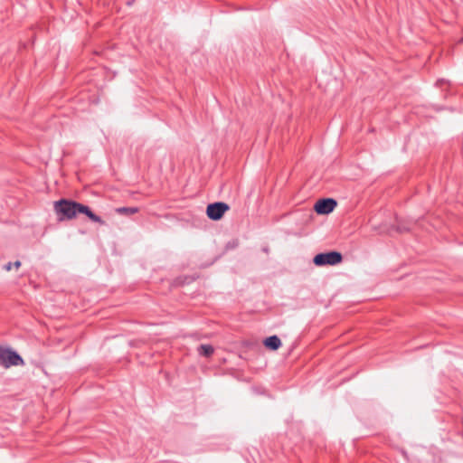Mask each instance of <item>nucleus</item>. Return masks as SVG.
<instances>
[{"instance_id": "nucleus-2", "label": "nucleus", "mask_w": 463, "mask_h": 463, "mask_svg": "<svg viewBox=\"0 0 463 463\" xmlns=\"http://www.w3.org/2000/svg\"><path fill=\"white\" fill-rule=\"evenodd\" d=\"M0 365L8 369L12 366H23L24 361L13 348L0 345Z\"/></svg>"}, {"instance_id": "nucleus-5", "label": "nucleus", "mask_w": 463, "mask_h": 463, "mask_svg": "<svg viewBox=\"0 0 463 463\" xmlns=\"http://www.w3.org/2000/svg\"><path fill=\"white\" fill-rule=\"evenodd\" d=\"M336 205V201L332 198L320 199L316 203L314 209L318 214H328L335 210Z\"/></svg>"}, {"instance_id": "nucleus-4", "label": "nucleus", "mask_w": 463, "mask_h": 463, "mask_svg": "<svg viewBox=\"0 0 463 463\" xmlns=\"http://www.w3.org/2000/svg\"><path fill=\"white\" fill-rule=\"evenodd\" d=\"M229 209V205L225 203H214L207 206L206 214L209 219L217 221L220 220Z\"/></svg>"}, {"instance_id": "nucleus-6", "label": "nucleus", "mask_w": 463, "mask_h": 463, "mask_svg": "<svg viewBox=\"0 0 463 463\" xmlns=\"http://www.w3.org/2000/svg\"><path fill=\"white\" fill-rule=\"evenodd\" d=\"M264 345L270 350H277L281 346V341L277 335H272L264 340Z\"/></svg>"}, {"instance_id": "nucleus-8", "label": "nucleus", "mask_w": 463, "mask_h": 463, "mask_svg": "<svg viewBox=\"0 0 463 463\" xmlns=\"http://www.w3.org/2000/svg\"><path fill=\"white\" fill-rule=\"evenodd\" d=\"M116 212L119 214L131 215L138 212L137 207H120L117 208Z\"/></svg>"}, {"instance_id": "nucleus-7", "label": "nucleus", "mask_w": 463, "mask_h": 463, "mask_svg": "<svg viewBox=\"0 0 463 463\" xmlns=\"http://www.w3.org/2000/svg\"><path fill=\"white\" fill-rule=\"evenodd\" d=\"M197 351L199 354L205 357H210L213 354L214 348L211 345H201Z\"/></svg>"}, {"instance_id": "nucleus-10", "label": "nucleus", "mask_w": 463, "mask_h": 463, "mask_svg": "<svg viewBox=\"0 0 463 463\" xmlns=\"http://www.w3.org/2000/svg\"><path fill=\"white\" fill-rule=\"evenodd\" d=\"M461 42L463 43V38L461 39Z\"/></svg>"}, {"instance_id": "nucleus-3", "label": "nucleus", "mask_w": 463, "mask_h": 463, "mask_svg": "<svg viewBox=\"0 0 463 463\" xmlns=\"http://www.w3.org/2000/svg\"><path fill=\"white\" fill-rule=\"evenodd\" d=\"M342 261V255L336 251L320 253L315 256L314 263L317 266L335 265Z\"/></svg>"}, {"instance_id": "nucleus-1", "label": "nucleus", "mask_w": 463, "mask_h": 463, "mask_svg": "<svg viewBox=\"0 0 463 463\" xmlns=\"http://www.w3.org/2000/svg\"><path fill=\"white\" fill-rule=\"evenodd\" d=\"M54 210L58 215H61L59 217L60 221L74 219L79 213H82L87 215L90 220L94 222H98L101 225L105 224V222L96 215L88 206L77 202L65 199L57 201L54 203Z\"/></svg>"}, {"instance_id": "nucleus-9", "label": "nucleus", "mask_w": 463, "mask_h": 463, "mask_svg": "<svg viewBox=\"0 0 463 463\" xmlns=\"http://www.w3.org/2000/svg\"><path fill=\"white\" fill-rule=\"evenodd\" d=\"M21 265H22L21 261L20 260H16L14 262H8V263H6L5 265H4L3 269L5 271L9 272V271H11L13 269L18 270L20 269Z\"/></svg>"}]
</instances>
